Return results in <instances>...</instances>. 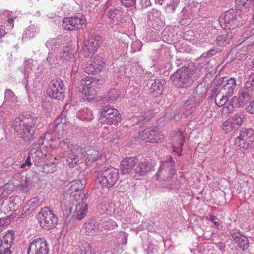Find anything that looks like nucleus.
<instances>
[{
    "label": "nucleus",
    "instance_id": "obj_8",
    "mask_svg": "<svg viewBox=\"0 0 254 254\" xmlns=\"http://www.w3.org/2000/svg\"><path fill=\"white\" fill-rule=\"evenodd\" d=\"M139 137L142 140H146L150 143L161 142L163 139V136L160 133L156 127H148L139 132Z\"/></svg>",
    "mask_w": 254,
    "mask_h": 254
},
{
    "label": "nucleus",
    "instance_id": "obj_26",
    "mask_svg": "<svg viewBox=\"0 0 254 254\" xmlns=\"http://www.w3.org/2000/svg\"><path fill=\"white\" fill-rule=\"evenodd\" d=\"M172 140L173 145H178L181 147L185 140L183 132L180 130L175 132L172 137Z\"/></svg>",
    "mask_w": 254,
    "mask_h": 254
},
{
    "label": "nucleus",
    "instance_id": "obj_53",
    "mask_svg": "<svg viewBox=\"0 0 254 254\" xmlns=\"http://www.w3.org/2000/svg\"><path fill=\"white\" fill-rule=\"evenodd\" d=\"M247 110L251 114H254V101L251 102L247 107Z\"/></svg>",
    "mask_w": 254,
    "mask_h": 254
},
{
    "label": "nucleus",
    "instance_id": "obj_10",
    "mask_svg": "<svg viewBox=\"0 0 254 254\" xmlns=\"http://www.w3.org/2000/svg\"><path fill=\"white\" fill-rule=\"evenodd\" d=\"M254 141V131L251 129H245L240 132L239 136L236 138L235 143L239 147L246 149Z\"/></svg>",
    "mask_w": 254,
    "mask_h": 254
},
{
    "label": "nucleus",
    "instance_id": "obj_35",
    "mask_svg": "<svg viewBox=\"0 0 254 254\" xmlns=\"http://www.w3.org/2000/svg\"><path fill=\"white\" fill-rule=\"evenodd\" d=\"M14 234L15 233L13 230H8L5 232L1 240L5 241L7 243L13 245L14 240Z\"/></svg>",
    "mask_w": 254,
    "mask_h": 254
},
{
    "label": "nucleus",
    "instance_id": "obj_18",
    "mask_svg": "<svg viewBox=\"0 0 254 254\" xmlns=\"http://www.w3.org/2000/svg\"><path fill=\"white\" fill-rule=\"evenodd\" d=\"M108 17L113 21L116 24L123 23L125 22L124 18L123 12L118 8H113L109 10L107 13Z\"/></svg>",
    "mask_w": 254,
    "mask_h": 254
},
{
    "label": "nucleus",
    "instance_id": "obj_43",
    "mask_svg": "<svg viewBox=\"0 0 254 254\" xmlns=\"http://www.w3.org/2000/svg\"><path fill=\"white\" fill-rule=\"evenodd\" d=\"M80 114L83 116V119L90 120L93 118L92 111L88 109L82 110L80 112Z\"/></svg>",
    "mask_w": 254,
    "mask_h": 254
},
{
    "label": "nucleus",
    "instance_id": "obj_32",
    "mask_svg": "<svg viewBox=\"0 0 254 254\" xmlns=\"http://www.w3.org/2000/svg\"><path fill=\"white\" fill-rule=\"evenodd\" d=\"M25 88L27 91H36L38 87H40V83L39 80H26Z\"/></svg>",
    "mask_w": 254,
    "mask_h": 254
},
{
    "label": "nucleus",
    "instance_id": "obj_63",
    "mask_svg": "<svg viewBox=\"0 0 254 254\" xmlns=\"http://www.w3.org/2000/svg\"><path fill=\"white\" fill-rule=\"evenodd\" d=\"M208 254H219L216 251L213 250L209 251Z\"/></svg>",
    "mask_w": 254,
    "mask_h": 254
},
{
    "label": "nucleus",
    "instance_id": "obj_23",
    "mask_svg": "<svg viewBox=\"0 0 254 254\" xmlns=\"http://www.w3.org/2000/svg\"><path fill=\"white\" fill-rule=\"evenodd\" d=\"M88 210V205L87 204H80L76 205L74 210V216L78 220H82L86 215Z\"/></svg>",
    "mask_w": 254,
    "mask_h": 254
},
{
    "label": "nucleus",
    "instance_id": "obj_5",
    "mask_svg": "<svg viewBox=\"0 0 254 254\" xmlns=\"http://www.w3.org/2000/svg\"><path fill=\"white\" fill-rule=\"evenodd\" d=\"M37 217L40 226L45 230L55 227L58 223L57 217L48 207L42 208L37 214Z\"/></svg>",
    "mask_w": 254,
    "mask_h": 254
},
{
    "label": "nucleus",
    "instance_id": "obj_15",
    "mask_svg": "<svg viewBox=\"0 0 254 254\" xmlns=\"http://www.w3.org/2000/svg\"><path fill=\"white\" fill-rule=\"evenodd\" d=\"M104 62L101 56H97L94 58L89 66L85 68L84 71L88 74L97 73L103 68Z\"/></svg>",
    "mask_w": 254,
    "mask_h": 254
},
{
    "label": "nucleus",
    "instance_id": "obj_14",
    "mask_svg": "<svg viewBox=\"0 0 254 254\" xmlns=\"http://www.w3.org/2000/svg\"><path fill=\"white\" fill-rule=\"evenodd\" d=\"M194 66L193 64H190L188 66H183L178 69L171 76V79H187V78H192L193 75L195 73V68H190Z\"/></svg>",
    "mask_w": 254,
    "mask_h": 254
},
{
    "label": "nucleus",
    "instance_id": "obj_24",
    "mask_svg": "<svg viewBox=\"0 0 254 254\" xmlns=\"http://www.w3.org/2000/svg\"><path fill=\"white\" fill-rule=\"evenodd\" d=\"M150 88V93L154 94L153 96H157L161 94L163 88V84L165 80H153Z\"/></svg>",
    "mask_w": 254,
    "mask_h": 254
},
{
    "label": "nucleus",
    "instance_id": "obj_47",
    "mask_svg": "<svg viewBox=\"0 0 254 254\" xmlns=\"http://www.w3.org/2000/svg\"><path fill=\"white\" fill-rule=\"evenodd\" d=\"M83 54L84 56L86 57H89L92 54H93L95 52L94 51H91V50L87 47V46H85L84 45V47H83Z\"/></svg>",
    "mask_w": 254,
    "mask_h": 254
},
{
    "label": "nucleus",
    "instance_id": "obj_58",
    "mask_svg": "<svg viewBox=\"0 0 254 254\" xmlns=\"http://www.w3.org/2000/svg\"><path fill=\"white\" fill-rule=\"evenodd\" d=\"M121 133L119 131L116 132L115 133H113V141H114L115 140L117 139L118 137H119L121 135Z\"/></svg>",
    "mask_w": 254,
    "mask_h": 254
},
{
    "label": "nucleus",
    "instance_id": "obj_22",
    "mask_svg": "<svg viewBox=\"0 0 254 254\" xmlns=\"http://www.w3.org/2000/svg\"><path fill=\"white\" fill-rule=\"evenodd\" d=\"M119 97V93L117 90L113 88L110 90L104 96L101 97L103 103H114Z\"/></svg>",
    "mask_w": 254,
    "mask_h": 254
},
{
    "label": "nucleus",
    "instance_id": "obj_21",
    "mask_svg": "<svg viewBox=\"0 0 254 254\" xmlns=\"http://www.w3.org/2000/svg\"><path fill=\"white\" fill-rule=\"evenodd\" d=\"M101 43L102 38L101 36L95 35L88 39L85 43V45L89 48L91 50V51L95 52L97 51Z\"/></svg>",
    "mask_w": 254,
    "mask_h": 254
},
{
    "label": "nucleus",
    "instance_id": "obj_19",
    "mask_svg": "<svg viewBox=\"0 0 254 254\" xmlns=\"http://www.w3.org/2000/svg\"><path fill=\"white\" fill-rule=\"evenodd\" d=\"M118 110L111 107V106H105L100 109L99 121L102 124H105L107 122V117H109V115L113 114L115 116Z\"/></svg>",
    "mask_w": 254,
    "mask_h": 254
},
{
    "label": "nucleus",
    "instance_id": "obj_55",
    "mask_svg": "<svg viewBox=\"0 0 254 254\" xmlns=\"http://www.w3.org/2000/svg\"><path fill=\"white\" fill-rule=\"evenodd\" d=\"M217 248L221 252H224L225 249V245L222 243H218L216 244Z\"/></svg>",
    "mask_w": 254,
    "mask_h": 254
},
{
    "label": "nucleus",
    "instance_id": "obj_62",
    "mask_svg": "<svg viewBox=\"0 0 254 254\" xmlns=\"http://www.w3.org/2000/svg\"><path fill=\"white\" fill-rule=\"evenodd\" d=\"M4 220L2 219H0V229L1 227L4 226Z\"/></svg>",
    "mask_w": 254,
    "mask_h": 254
},
{
    "label": "nucleus",
    "instance_id": "obj_49",
    "mask_svg": "<svg viewBox=\"0 0 254 254\" xmlns=\"http://www.w3.org/2000/svg\"><path fill=\"white\" fill-rule=\"evenodd\" d=\"M187 82L184 80H173V84L177 87L184 88L186 87Z\"/></svg>",
    "mask_w": 254,
    "mask_h": 254
},
{
    "label": "nucleus",
    "instance_id": "obj_30",
    "mask_svg": "<svg viewBox=\"0 0 254 254\" xmlns=\"http://www.w3.org/2000/svg\"><path fill=\"white\" fill-rule=\"evenodd\" d=\"M227 82L223 86L224 90L226 91L225 94L227 96H231L236 88V80H226Z\"/></svg>",
    "mask_w": 254,
    "mask_h": 254
},
{
    "label": "nucleus",
    "instance_id": "obj_7",
    "mask_svg": "<svg viewBox=\"0 0 254 254\" xmlns=\"http://www.w3.org/2000/svg\"><path fill=\"white\" fill-rule=\"evenodd\" d=\"M49 249L44 238H38L31 242L27 249V254H49Z\"/></svg>",
    "mask_w": 254,
    "mask_h": 254
},
{
    "label": "nucleus",
    "instance_id": "obj_39",
    "mask_svg": "<svg viewBox=\"0 0 254 254\" xmlns=\"http://www.w3.org/2000/svg\"><path fill=\"white\" fill-rule=\"evenodd\" d=\"M219 52V49L212 48L210 50L204 52L200 57L197 59V60H200L202 58H210L213 56L215 55Z\"/></svg>",
    "mask_w": 254,
    "mask_h": 254
},
{
    "label": "nucleus",
    "instance_id": "obj_51",
    "mask_svg": "<svg viewBox=\"0 0 254 254\" xmlns=\"http://www.w3.org/2000/svg\"><path fill=\"white\" fill-rule=\"evenodd\" d=\"M195 101L194 95L188 97V99L185 102V106L187 107L189 105L191 104L192 103H194Z\"/></svg>",
    "mask_w": 254,
    "mask_h": 254
},
{
    "label": "nucleus",
    "instance_id": "obj_44",
    "mask_svg": "<svg viewBox=\"0 0 254 254\" xmlns=\"http://www.w3.org/2000/svg\"><path fill=\"white\" fill-rule=\"evenodd\" d=\"M229 96L226 95L225 94V95H223L221 97V98L217 101L216 99L215 100V104L218 107H222L225 105L226 103L228 101Z\"/></svg>",
    "mask_w": 254,
    "mask_h": 254
},
{
    "label": "nucleus",
    "instance_id": "obj_38",
    "mask_svg": "<svg viewBox=\"0 0 254 254\" xmlns=\"http://www.w3.org/2000/svg\"><path fill=\"white\" fill-rule=\"evenodd\" d=\"M117 114V115L115 116L113 114L109 115V117H107V122H106L105 124L112 125L120 122L121 117L118 111Z\"/></svg>",
    "mask_w": 254,
    "mask_h": 254
},
{
    "label": "nucleus",
    "instance_id": "obj_54",
    "mask_svg": "<svg viewBox=\"0 0 254 254\" xmlns=\"http://www.w3.org/2000/svg\"><path fill=\"white\" fill-rule=\"evenodd\" d=\"M254 85V80H247L245 83V87L246 89L250 88L253 85Z\"/></svg>",
    "mask_w": 254,
    "mask_h": 254
},
{
    "label": "nucleus",
    "instance_id": "obj_50",
    "mask_svg": "<svg viewBox=\"0 0 254 254\" xmlns=\"http://www.w3.org/2000/svg\"><path fill=\"white\" fill-rule=\"evenodd\" d=\"M31 71V69L29 67H25L23 71H22V73L23 74V78L25 79H28L30 76L29 75L30 74V71Z\"/></svg>",
    "mask_w": 254,
    "mask_h": 254
},
{
    "label": "nucleus",
    "instance_id": "obj_41",
    "mask_svg": "<svg viewBox=\"0 0 254 254\" xmlns=\"http://www.w3.org/2000/svg\"><path fill=\"white\" fill-rule=\"evenodd\" d=\"M99 152L97 150H93L89 151L88 153H86V161L88 162H93L97 160L98 158Z\"/></svg>",
    "mask_w": 254,
    "mask_h": 254
},
{
    "label": "nucleus",
    "instance_id": "obj_33",
    "mask_svg": "<svg viewBox=\"0 0 254 254\" xmlns=\"http://www.w3.org/2000/svg\"><path fill=\"white\" fill-rule=\"evenodd\" d=\"M67 112L64 111L61 113L59 117L55 120L56 128H59L66 122V117Z\"/></svg>",
    "mask_w": 254,
    "mask_h": 254
},
{
    "label": "nucleus",
    "instance_id": "obj_46",
    "mask_svg": "<svg viewBox=\"0 0 254 254\" xmlns=\"http://www.w3.org/2000/svg\"><path fill=\"white\" fill-rule=\"evenodd\" d=\"M12 245L9 243H7L5 241L1 240V243L0 244V250H11Z\"/></svg>",
    "mask_w": 254,
    "mask_h": 254
},
{
    "label": "nucleus",
    "instance_id": "obj_2",
    "mask_svg": "<svg viewBox=\"0 0 254 254\" xmlns=\"http://www.w3.org/2000/svg\"><path fill=\"white\" fill-rule=\"evenodd\" d=\"M176 173L175 162L172 157L163 161L159 170L156 174L158 180L169 182L168 185L171 189H177L179 182L176 177H174Z\"/></svg>",
    "mask_w": 254,
    "mask_h": 254
},
{
    "label": "nucleus",
    "instance_id": "obj_37",
    "mask_svg": "<svg viewBox=\"0 0 254 254\" xmlns=\"http://www.w3.org/2000/svg\"><path fill=\"white\" fill-rule=\"evenodd\" d=\"M85 233L88 235H93L96 233V226L92 222L85 223L84 224Z\"/></svg>",
    "mask_w": 254,
    "mask_h": 254
},
{
    "label": "nucleus",
    "instance_id": "obj_59",
    "mask_svg": "<svg viewBox=\"0 0 254 254\" xmlns=\"http://www.w3.org/2000/svg\"><path fill=\"white\" fill-rule=\"evenodd\" d=\"M35 155V156L37 155V156H40L41 158H42L43 156L42 153H41V151L40 150H37L35 152H34V153L33 154H32V156L33 158L34 157L33 156V155Z\"/></svg>",
    "mask_w": 254,
    "mask_h": 254
},
{
    "label": "nucleus",
    "instance_id": "obj_57",
    "mask_svg": "<svg viewBox=\"0 0 254 254\" xmlns=\"http://www.w3.org/2000/svg\"><path fill=\"white\" fill-rule=\"evenodd\" d=\"M6 34L5 29L0 27V38H2Z\"/></svg>",
    "mask_w": 254,
    "mask_h": 254
},
{
    "label": "nucleus",
    "instance_id": "obj_31",
    "mask_svg": "<svg viewBox=\"0 0 254 254\" xmlns=\"http://www.w3.org/2000/svg\"><path fill=\"white\" fill-rule=\"evenodd\" d=\"M46 62L49 66L53 68H57L60 64L58 62L57 56L53 55L51 52L48 53Z\"/></svg>",
    "mask_w": 254,
    "mask_h": 254
},
{
    "label": "nucleus",
    "instance_id": "obj_12",
    "mask_svg": "<svg viewBox=\"0 0 254 254\" xmlns=\"http://www.w3.org/2000/svg\"><path fill=\"white\" fill-rule=\"evenodd\" d=\"M99 80H82L81 85H82V97L84 100L88 102L92 101L96 95V91L93 86Z\"/></svg>",
    "mask_w": 254,
    "mask_h": 254
},
{
    "label": "nucleus",
    "instance_id": "obj_60",
    "mask_svg": "<svg viewBox=\"0 0 254 254\" xmlns=\"http://www.w3.org/2000/svg\"><path fill=\"white\" fill-rule=\"evenodd\" d=\"M25 164L27 165V166H28V167H30L31 165V157L30 156H28L25 160Z\"/></svg>",
    "mask_w": 254,
    "mask_h": 254
},
{
    "label": "nucleus",
    "instance_id": "obj_45",
    "mask_svg": "<svg viewBox=\"0 0 254 254\" xmlns=\"http://www.w3.org/2000/svg\"><path fill=\"white\" fill-rule=\"evenodd\" d=\"M121 2L127 7H132L136 4V0H121Z\"/></svg>",
    "mask_w": 254,
    "mask_h": 254
},
{
    "label": "nucleus",
    "instance_id": "obj_56",
    "mask_svg": "<svg viewBox=\"0 0 254 254\" xmlns=\"http://www.w3.org/2000/svg\"><path fill=\"white\" fill-rule=\"evenodd\" d=\"M210 62V61H208L206 62H202L198 64V67L199 68H207V64Z\"/></svg>",
    "mask_w": 254,
    "mask_h": 254
},
{
    "label": "nucleus",
    "instance_id": "obj_11",
    "mask_svg": "<svg viewBox=\"0 0 254 254\" xmlns=\"http://www.w3.org/2000/svg\"><path fill=\"white\" fill-rule=\"evenodd\" d=\"M86 22V19L82 17L73 16L64 19L63 20L62 27L64 29L72 31L82 28Z\"/></svg>",
    "mask_w": 254,
    "mask_h": 254
},
{
    "label": "nucleus",
    "instance_id": "obj_40",
    "mask_svg": "<svg viewBox=\"0 0 254 254\" xmlns=\"http://www.w3.org/2000/svg\"><path fill=\"white\" fill-rule=\"evenodd\" d=\"M84 187L81 183V181L79 180L74 181L70 186L71 190L74 192H78L81 191Z\"/></svg>",
    "mask_w": 254,
    "mask_h": 254
},
{
    "label": "nucleus",
    "instance_id": "obj_27",
    "mask_svg": "<svg viewBox=\"0 0 254 254\" xmlns=\"http://www.w3.org/2000/svg\"><path fill=\"white\" fill-rule=\"evenodd\" d=\"M73 58V55L70 52L68 47H64L61 54L60 59L62 61L63 63H66Z\"/></svg>",
    "mask_w": 254,
    "mask_h": 254
},
{
    "label": "nucleus",
    "instance_id": "obj_48",
    "mask_svg": "<svg viewBox=\"0 0 254 254\" xmlns=\"http://www.w3.org/2000/svg\"><path fill=\"white\" fill-rule=\"evenodd\" d=\"M57 43L56 38H52L48 40L45 44L46 47L50 50H52L53 47Z\"/></svg>",
    "mask_w": 254,
    "mask_h": 254
},
{
    "label": "nucleus",
    "instance_id": "obj_9",
    "mask_svg": "<svg viewBox=\"0 0 254 254\" xmlns=\"http://www.w3.org/2000/svg\"><path fill=\"white\" fill-rule=\"evenodd\" d=\"M64 89L62 80H52L48 85V93L52 98L62 100L64 97Z\"/></svg>",
    "mask_w": 254,
    "mask_h": 254
},
{
    "label": "nucleus",
    "instance_id": "obj_13",
    "mask_svg": "<svg viewBox=\"0 0 254 254\" xmlns=\"http://www.w3.org/2000/svg\"><path fill=\"white\" fill-rule=\"evenodd\" d=\"M252 92L250 90L240 91L238 96H234L229 101V105L236 108L244 106L252 99Z\"/></svg>",
    "mask_w": 254,
    "mask_h": 254
},
{
    "label": "nucleus",
    "instance_id": "obj_3",
    "mask_svg": "<svg viewBox=\"0 0 254 254\" xmlns=\"http://www.w3.org/2000/svg\"><path fill=\"white\" fill-rule=\"evenodd\" d=\"M119 177L118 169L113 167H104L98 171L96 181L103 187L110 188L116 184Z\"/></svg>",
    "mask_w": 254,
    "mask_h": 254
},
{
    "label": "nucleus",
    "instance_id": "obj_6",
    "mask_svg": "<svg viewBox=\"0 0 254 254\" xmlns=\"http://www.w3.org/2000/svg\"><path fill=\"white\" fill-rule=\"evenodd\" d=\"M244 116L239 113L234 115L223 122L221 126V128L226 133L234 132L242 125Z\"/></svg>",
    "mask_w": 254,
    "mask_h": 254
},
{
    "label": "nucleus",
    "instance_id": "obj_4",
    "mask_svg": "<svg viewBox=\"0 0 254 254\" xmlns=\"http://www.w3.org/2000/svg\"><path fill=\"white\" fill-rule=\"evenodd\" d=\"M219 23L225 30H233L238 25V10L231 8L222 13L219 18Z\"/></svg>",
    "mask_w": 254,
    "mask_h": 254
},
{
    "label": "nucleus",
    "instance_id": "obj_61",
    "mask_svg": "<svg viewBox=\"0 0 254 254\" xmlns=\"http://www.w3.org/2000/svg\"><path fill=\"white\" fill-rule=\"evenodd\" d=\"M11 250L3 251V250H0V254H11Z\"/></svg>",
    "mask_w": 254,
    "mask_h": 254
},
{
    "label": "nucleus",
    "instance_id": "obj_52",
    "mask_svg": "<svg viewBox=\"0 0 254 254\" xmlns=\"http://www.w3.org/2000/svg\"><path fill=\"white\" fill-rule=\"evenodd\" d=\"M235 107H232L229 104L228 106H225L222 109V113L227 114L231 112Z\"/></svg>",
    "mask_w": 254,
    "mask_h": 254
},
{
    "label": "nucleus",
    "instance_id": "obj_1",
    "mask_svg": "<svg viewBox=\"0 0 254 254\" xmlns=\"http://www.w3.org/2000/svg\"><path fill=\"white\" fill-rule=\"evenodd\" d=\"M38 121V117L35 113L26 112L15 118L12 126L18 137L25 143H30L35 138L33 129Z\"/></svg>",
    "mask_w": 254,
    "mask_h": 254
},
{
    "label": "nucleus",
    "instance_id": "obj_17",
    "mask_svg": "<svg viewBox=\"0 0 254 254\" xmlns=\"http://www.w3.org/2000/svg\"><path fill=\"white\" fill-rule=\"evenodd\" d=\"M153 167V164L149 161L140 162L138 164L134 171H132V174H135L132 176L137 177L144 176L148 174Z\"/></svg>",
    "mask_w": 254,
    "mask_h": 254
},
{
    "label": "nucleus",
    "instance_id": "obj_29",
    "mask_svg": "<svg viewBox=\"0 0 254 254\" xmlns=\"http://www.w3.org/2000/svg\"><path fill=\"white\" fill-rule=\"evenodd\" d=\"M77 254H94L92 246L87 243L79 246L77 250Z\"/></svg>",
    "mask_w": 254,
    "mask_h": 254
},
{
    "label": "nucleus",
    "instance_id": "obj_64",
    "mask_svg": "<svg viewBox=\"0 0 254 254\" xmlns=\"http://www.w3.org/2000/svg\"><path fill=\"white\" fill-rule=\"evenodd\" d=\"M216 218V216L214 215H211L209 217V220L212 222H213Z\"/></svg>",
    "mask_w": 254,
    "mask_h": 254
},
{
    "label": "nucleus",
    "instance_id": "obj_42",
    "mask_svg": "<svg viewBox=\"0 0 254 254\" xmlns=\"http://www.w3.org/2000/svg\"><path fill=\"white\" fill-rule=\"evenodd\" d=\"M118 244L119 245H126L127 241V235L126 233H123L117 236Z\"/></svg>",
    "mask_w": 254,
    "mask_h": 254
},
{
    "label": "nucleus",
    "instance_id": "obj_20",
    "mask_svg": "<svg viewBox=\"0 0 254 254\" xmlns=\"http://www.w3.org/2000/svg\"><path fill=\"white\" fill-rule=\"evenodd\" d=\"M232 237L240 249L245 250L248 248V240L246 237L242 236L239 233H234L232 234Z\"/></svg>",
    "mask_w": 254,
    "mask_h": 254
},
{
    "label": "nucleus",
    "instance_id": "obj_28",
    "mask_svg": "<svg viewBox=\"0 0 254 254\" xmlns=\"http://www.w3.org/2000/svg\"><path fill=\"white\" fill-rule=\"evenodd\" d=\"M225 34H222V35H219L217 37L216 42L217 44L220 46L224 45L225 43H229L230 39L234 36L233 32H232L229 33L228 31L225 30Z\"/></svg>",
    "mask_w": 254,
    "mask_h": 254
},
{
    "label": "nucleus",
    "instance_id": "obj_36",
    "mask_svg": "<svg viewBox=\"0 0 254 254\" xmlns=\"http://www.w3.org/2000/svg\"><path fill=\"white\" fill-rule=\"evenodd\" d=\"M236 4L242 5L243 7L245 9L249 10L254 5L253 0H235Z\"/></svg>",
    "mask_w": 254,
    "mask_h": 254
},
{
    "label": "nucleus",
    "instance_id": "obj_16",
    "mask_svg": "<svg viewBox=\"0 0 254 254\" xmlns=\"http://www.w3.org/2000/svg\"><path fill=\"white\" fill-rule=\"evenodd\" d=\"M138 160L136 157H127L121 163V171L122 174L132 175V168L137 163ZM134 171V170H133Z\"/></svg>",
    "mask_w": 254,
    "mask_h": 254
},
{
    "label": "nucleus",
    "instance_id": "obj_34",
    "mask_svg": "<svg viewBox=\"0 0 254 254\" xmlns=\"http://www.w3.org/2000/svg\"><path fill=\"white\" fill-rule=\"evenodd\" d=\"M66 160V164H68L70 168H73L77 164L79 161V158L77 155L72 153L67 156Z\"/></svg>",
    "mask_w": 254,
    "mask_h": 254
},
{
    "label": "nucleus",
    "instance_id": "obj_25",
    "mask_svg": "<svg viewBox=\"0 0 254 254\" xmlns=\"http://www.w3.org/2000/svg\"><path fill=\"white\" fill-rule=\"evenodd\" d=\"M39 206V200L37 197H34L31 199L27 203V208H25V213L27 215H30L35 210H36Z\"/></svg>",
    "mask_w": 254,
    "mask_h": 254
}]
</instances>
